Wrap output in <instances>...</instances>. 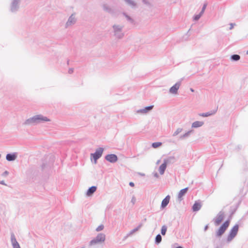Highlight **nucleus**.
<instances>
[{"label": "nucleus", "mask_w": 248, "mask_h": 248, "mask_svg": "<svg viewBox=\"0 0 248 248\" xmlns=\"http://www.w3.org/2000/svg\"><path fill=\"white\" fill-rule=\"evenodd\" d=\"M124 25L115 23L112 26V32L114 36L118 39H122L124 36Z\"/></svg>", "instance_id": "nucleus-1"}, {"label": "nucleus", "mask_w": 248, "mask_h": 248, "mask_svg": "<svg viewBox=\"0 0 248 248\" xmlns=\"http://www.w3.org/2000/svg\"><path fill=\"white\" fill-rule=\"evenodd\" d=\"M106 239V236L104 233H100L90 242L91 246H93L97 244H100L104 242Z\"/></svg>", "instance_id": "nucleus-2"}, {"label": "nucleus", "mask_w": 248, "mask_h": 248, "mask_svg": "<svg viewBox=\"0 0 248 248\" xmlns=\"http://www.w3.org/2000/svg\"><path fill=\"white\" fill-rule=\"evenodd\" d=\"M175 161L174 156H170L167 159H164L163 163L162 164L159 168V171L161 175H163L166 169L167 165L168 163L173 162Z\"/></svg>", "instance_id": "nucleus-3"}, {"label": "nucleus", "mask_w": 248, "mask_h": 248, "mask_svg": "<svg viewBox=\"0 0 248 248\" xmlns=\"http://www.w3.org/2000/svg\"><path fill=\"white\" fill-rule=\"evenodd\" d=\"M21 1V0H11L10 11L13 13L17 12L19 9Z\"/></svg>", "instance_id": "nucleus-4"}, {"label": "nucleus", "mask_w": 248, "mask_h": 248, "mask_svg": "<svg viewBox=\"0 0 248 248\" xmlns=\"http://www.w3.org/2000/svg\"><path fill=\"white\" fill-rule=\"evenodd\" d=\"M230 224V221L226 220L223 224L219 228L218 230L216 232V235L217 237L221 236L226 231L228 228Z\"/></svg>", "instance_id": "nucleus-5"}, {"label": "nucleus", "mask_w": 248, "mask_h": 248, "mask_svg": "<svg viewBox=\"0 0 248 248\" xmlns=\"http://www.w3.org/2000/svg\"><path fill=\"white\" fill-rule=\"evenodd\" d=\"M239 229V225L238 224L235 225L233 228L231 230L229 234L227 237L228 241H231L236 235Z\"/></svg>", "instance_id": "nucleus-6"}, {"label": "nucleus", "mask_w": 248, "mask_h": 248, "mask_svg": "<svg viewBox=\"0 0 248 248\" xmlns=\"http://www.w3.org/2000/svg\"><path fill=\"white\" fill-rule=\"evenodd\" d=\"M77 22V18L75 13L72 14L68 18L67 22L65 24V28H68L73 26Z\"/></svg>", "instance_id": "nucleus-7"}, {"label": "nucleus", "mask_w": 248, "mask_h": 248, "mask_svg": "<svg viewBox=\"0 0 248 248\" xmlns=\"http://www.w3.org/2000/svg\"><path fill=\"white\" fill-rule=\"evenodd\" d=\"M224 217V213L222 211H220L213 219L215 225L216 226H218L223 220Z\"/></svg>", "instance_id": "nucleus-8"}, {"label": "nucleus", "mask_w": 248, "mask_h": 248, "mask_svg": "<svg viewBox=\"0 0 248 248\" xmlns=\"http://www.w3.org/2000/svg\"><path fill=\"white\" fill-rule=\"evenodd\" d=\"M104 149L100 147L97 149L93 154H91V156H92L94 160L95 163H96L97 160L101 157L103 154Z\"/></svg>", "instance_id": "nucleus-9"}, {"label": "nucleus", "mask_w": 248, "mask_h": 248, "mask_svg": "<svg viewBox=\"0 0 248 248\" xmlns=\"http://www.w3.org/2000/svg\"><path fill=\"white\" fill-rule=\"evenodd\" d=\"M23 124L27 126L38 125L35 115L26 120Z\"/></svg>", "instance_id": "nucleus-10"}, {"label": "nucleus", "mask_w": 248, "mask_h": 248, "mask_svg": "<svg viewBox=\"0 0 248 248\" xmlns=\"http://www.w3.org/2000/svg\"><path fill=\"white\" fill-rule=\"evenodd\" d=\"M38 124L44 123L46 122H49L50 120L46 116L42 114H38L35 115Z\"/></svg>", "instance_id": "nucleus-11"}, {"label": "nucleus", "mask_w": 248, "mask_h": 248, "mask_svg": "<svg viewBox=\"0 0 248 248\" xmlns=\"http://www.w3.org/2000/svg\"><path fill=\"white\" fill-rule=\"evenodd\" d=\"M181 85V81L176 82L173 86H172L169 90L170 93L173 94H176L178 93V90Z\"/></svg>", "instance_id": "nucleus-12"}, {"label": "nucleus", "mask_w": 248, "mask_h": 248, "mask_svg": "<svg viewBox=\"0 0 248 248\" xmlns=\"http://www.w3.org/2000/svg\"><path fill=\"white\" fill-rule=\"evenodd\" d=\"M105 159L111 163H115L118 160L117 156L115 154H109L106 156Z\"/></svg>", "instance_id": "nucleus-13"}, {"label": "nucleus", "mask_w": 248, "mask_h": 248, "mask_svg": "<svg viewBox=\"0 0 248 248\" xmlns=\"http://www.w3.org/2000/svg\"><path fill=\"white\" fill-rule=\"evenodd\" d=\"M154 108L153 105H151L150 106L146 107L143 108L138 109L137 110V113H141V114H146L151 111Z\"/></svg>", "instance_id": "nucleus-14"}, {"label": "nucleus", "mask_w": 248, "mask_h": 248, "mask_svg": "<svg viewBox=\"0 0 248 248\" xmlns=\"http://www.w3.org/2000/svg\"><path fill=\"white\" fill-rule=\"evenodd\" d=\"M11 241L13 248H20V246L16 240V237L13 233L11 234Z\"/></svg>", "instance_id": "nucleus-15"}, {"label": "nucleus", "mask_w": 248, "mask_h": 248, "mask_svg": "<svg viewBox=\"0 0 248 248\" xmlns=\"http://www.w3.org/2000/svg\"><path fill=\"white\" fill-rule=\"evenodd\" d=\"M17 156V153L16 152L12 154H7L6 155V159L8 161H15Z\"/></svg>", "instance_id": "nucleus-16"}, {"label": "nucleus", "mask_w": 248, "mask_h": 248, "mask_svg": "<svg viewBox=\"0 0 248 248\" xmlns=\"http://www.w3.org/2000/svg\"><path fill=\"white\" fill-rule=\"evenodd\" d=\"M217 111V109L211 110V111L206 112V113H199V115L200 116L206 117H208V116H210L214 115L215 114H216Z\"/></svg>", "instance_id": "nucleus-17"}, {"label": "nucleus", "mask_w": 248, "mask_h": 248, "mask_svg": "<svg viewBox=\"0 0 248 248\" xmlns=\"http://www.w3.org/2000/svg\"><path fill=\"white\" fill-rule=\"evenodd\" d=\"M142 224H140L137 228L132 230L129 233H128L124 238V240L126 239L129 236H131L134 233L138 231L139 229L141 227Z\"/></svg>", "instance_id": "nucleus-18"}, {"label": "nucleus", "mask_w": 248, "mask_h": 248, "mask_svg": "<svg viewBox=\"0 0 248 248\" xmlns=\"http://www.w3.org/2000/svg\"><path fill=\"white\" fill-rule=\"evenodd\" d=\"M188 187L185 188L184 189H181L178 195V199L179 200L181 201L182 200V197L184 196L186 192L187 191Z\"/></svg>", "instance_id": "nucleus-19"}, {"label": "nucleus", "mask_w": 248, "mask_h": 248, "mask_svg": "<svg viewBox=\"0 0 248 248\" xmlns=\"http://www.w3.org/2000/svg\"><path fill=\"white\" fill-rule=\"evenodd\" d=\"M170 199V196L168 195L161 202V207L162 208H165L168 204Z\"/></svg>", "instance_id": "nucleus-20"}, {"label": "nucleus", "mask_w": 248, "mask_h": 248, "mask_svg": "<svg viewBox=\"0 0 248 248\" xmlns=\"http://www.w3.org/2000/svg\"><path fill=\"white\" fill-rule=\"evenodd\" d=\"M204 124V123L202 121H195L192 124V128H198L202 126Z\"/></svg>", "instance_id": "nucleus-21"}, {"label": "nucleus", "mask_w": 248, "mask_h": 248, "mask_svg": "<svg viewBox=\"0 0 248 248\" xmlns=\"http://www.w3.org/2000/svg\"><path fill=\"white\" fill-rule=\"evenodd\" d=\"M97 187L95 186H92L90 187L87 190L86 192V195L88 196H91L96 190Z\"/></svg>", "instance_id": "nucleus-22"}, {"label": "nucleus", "mask_w": 248, "mask_h": 248, "mask_svg": "<svg viewBox=\"0 0 248 248\" xmlns=\"http://www.w3.org/2000/svg\"><path fill=\"white\" fill-rule=\"evenodd\" d=\"M202 205L200 202H196L192 206V210L193 211H198L201 208Z\"/></svg>", "instance_id": "nucleus-23"}, {"label": "nucleus", "mask_w": 248, "mask_h": 248, "mask_svg": "<svg viewBox=\"0 0 248 248\" xmlns=\"http://www.w3.org/2000/svg\"><path fill=\"white\" fill-rule=\"evenodd\" d=\"M193 132V130H189L187 132H186V133H185L184 134L181 135L180 136V139L181 140H183V139H186L187 138H188L190 134Z\"/></svg>", "instance_id": "nucleus-24"}, {"label": "nucleus", "mask_w": 248, "mask_h": 248, "mask_svg": "<svg viewBox=\"0 0 248 248\" xmlns=\"http://www.w3.org/2000/svg\"><path fill=\"white\" fill-rule=\"evenodd\" d=\"M125 2L132 8L136 6V3L133 0H124Z\"/></svg>", "instance_id": "nucleus-25"}, {"label": "nucleus", "mask_w": 248, "mask_h": 248, "mask_svg": "<svg viewBox=\"0 0 248 248\" xmlns=\"http://www.w3.org/2000/svg\"><path fill=\"white\" fill-rule=\"evenodd\" d=\"M102 8L105 11H106L108 13L111 12V8L107 4H103L102 5Z\"/></svg>", "instance_id": "nucleus-26"}, {"label": "nucleus", "mask_w": 248, "mask_h": 248, "mask_svg": "<svg viewBox=\"0 0 248 248\" xmlns=\"http://www.w3.org/2000/svg\"><path fill=\"white\" fill-rule=\"evenodd\" d=\"M240 59V56L237 54H233L231 56V60L232 61H238Z\"/></svg>", "instance_id": "nucleus-27"}, {"label": "nucleus", "mask_w": 248, "mask_h": 248, "mask_svg": "<svg viewBox=\"0 0 248 248\" xmlns=\"http://www.w3.org/2000/svg\"><path fill=\"white\" fill-rule=\"evenodd\" d=\"M123 15L125 16V18H126L128 21H129L131 23H134V20L130 16L127 15L126 13H124Z\"/></svg>", "instance_id": "nucleus-28"}, {"label": "nucleus", "mask_w": 248, "mask_h": 248, "mask_svg": "<svg viewBox=\"0 0 248 248\" xmlns=\"http://www.w3.org/2000/svg\"><path fill=\"white\" fill-rule=\"evenodd\" d=\"M162 240V237L160 234H157L155 237V242L156 244H159Z\"/></svg>", "instance_id": "nucleus-29"}, {"label": "nucleus", "mask_w": 248, "mask_h": 248, "mask_svg": "<svg viewBox=\"0 0 248 248\" xmlns=\"http://www.w3.org/2000/svg\"><path fill=\"white\" fill-rule=\"evenodd\" d=\"M167 230V227L166 225H163L162 226L161 230V233L163 235H165L166 232Z\"/></svg>", "instance_id": "nucleus-30"}, {"label": "nucleus", "mask_w": 248, "mask_h": 248, "mask_svg": "<svg viewBox=\"0 0 248 248\" xmlns=\"http://www.w3.org/2000/svg\"><path fill=\"white\" fill-rule=\"evenodd\" d=\"M183 131V129L181 128H178L173 133L172 136L175 137L178 135L180 133H181Z\"/></svg>", "instance_id": "nucleus-31"}, {"label": "nucleus", "mask_w": 248, "mask_h": 248, "mask_svg": "<svg viewBox=\"0 0 248 248\" xmlns=\"http://www.w3.org/2000/svg\"><path fill=\"white\" fill-rule=\"evenodd\" d=\"M162 145V143L160 142H156L152 143V147L154 148H156Z\"/></svg>", "instance_id": "nucleus-32"}, {"label": "nucleus", "mask_w": 248, "mask_h": 248, "mask_svg": "<svg viewBox=\"0 0 248 248\" xmlns=\"http://www.w3.org/2000/svg\"><path fill=\"white\" fill-rule=\"evenodd\" d=\"M202 15L200 13L199 14L196 15L194 16L193 19L196 21L198 20L201 18V17L202 16Z\"/></svg>", "instance_id": "nucleus-33"}, {"label": "nucleus", "mask_w": 248, "mask_h": 248, "mask_svg": "<svg viewBox=\"0 0 248 248\" xmlns=\"http://www.w3.org/2000/svg\"><path fill=\"white\" fill-rule=\"evenodd\" d=\"M207 4L206 3H205L203 4V6L202 7V10H201V11L200 12V13H201L202 15L203 14V13H204V12L205 11V10L206 7H207Z\"/></svg>", "instance_id": "nucleus-34"}, {"label": "nucleus", "mask_w": 248, "mask_h": 248, "mask_svg": "<svg viewBox=\"0 0 248 248\" xmlns=\"http://www.w3.org/2000/svg\"><path fill=\"white\" fill-rule=\"evenodd\" d=\"M104 225H100L96 229V231L97 232H100L104 229Z\"/></svg>", "instance_id": "nucleus-35"}, {"label": "nucleus", "mask_w": 248, "mask_h": 248, "mask_svg": "<svg viewBox=\"0 0 248 248\" xmlns=\"http://www.w3.org/2000/svg\"><path fill=\"white\" fill-rule=\"evenodd\" d=\"M136 202V199L134 196H133L132 197L131 202L132 203L133 205H134Z\"/></svg>", "instance_id": "nucleus-36"}, {"label": "nucleus", "mask_w": 248, "mask_h": 248, "mask_svg": "<svg viewBox=\"0 0 248 248\" xmlns=\"http://www.w3.org/2000/svg\"><path fill=\"white\" fill-rule=\"evenodd\" d=\"M172 248H183L181 246H179L177 244H175Z\"/></svg>", "instance_id": "nucleus-37"}, {"label": "nucleus", "mask_w": 248, "mask_h": 248, "mask_svg": "<svg viewBox=\"0 0 248 248\" xmlns=\"http://www.w3.org/2000/svg\"><path fill=\"white\" fill-rule=\"evenodd\" d=\"M153 175H154V176L155 178H157L159 177V175L158 174V173L157 172H154Z\"/></svg>", "instance_id": "nucleus-38"}, {"label": "nucleus", "mask_w": 248, "mask_h": 248, "mask_svg": "<svg viewBox=\"0 0 248 248\" xmlns=\"http://www.w3.org/2000/svg\"><path fill=\"white\" fill-rule=\"evenodd\" d=\"M9 172L7 171H5L3 173V174L2 175L3 176H6V175H7L8 174Z\"/></svg>", "instance_id": "nucleus-39"}, {"label": "nucleus", "mask_w": 248, "mask_h": 248, "mask_svg": "<svg viewBox=\"0 0 248 248\" xmlns=\"http://www.w3.org/2000/svg\"><path fill=\"white\" fill-rule=\"evenodd\" d=\"M73 71H74V70H73V69H72V68L69 69V71H68V73H69V74H71V73H72L73 72Z\"/></svg>", "instance_id": "nucleus-40"}, {"label": "nucleus", "mask_w": 248, "mask_h": 248, "mask_svg": "<svg viewBox=\"0 0 248 248\" xmlns=\"http://www.w3.org/2000/svg\"><path fill=\"white\" fill-rule=\"evenodd\" d=\"M234 24L232 23L230 24V29L232 30L233 28Z\"/></svg>", "instance_id": "nucleus-41"}, {"label": "nucleus", "mask_w": 248, "mask_h": 248, "mask_svg": "<svg viewBox=\"0 0 248 248\" xmlns=\"http://www.w3.org/2000/svg\"><path fill=\"white\" fill-rule=\"evenodd\" d=\"M0 184L3 185H6L4 181H0Z\"/></svg>", "instance_id": "nucleus-42"}, {"label": "nucleus", "mask_w": 248, "mask_h": 248, "mask_svg": "<svg viewBox=\"0 0 248 248\" xmlns=\"http://www.w3.org/2000/svg\"><path fill=\"white\" fill-rule=\"evenodd\" d=\"M129 185L131 186H134V183H133V182H130L129 183Z\"/></svg>", "instance_id": "nucleus-43"}, {"label": "nucleus", "mask_w": 248, "mask_h": 248, "mask_svg": "<svg viewBox=\"0 0 248 248\" xmlns=\"http://www.w3.org/2000/svg\"><path fill=\"white\" fill-rule=\"evenodd\" d=\"M208 228V225H206L205 227H204V231H206Z\"/></svg>", "instance_id": "nucleus-44"}, {"label": "nucleus", "mask_w": 248, "mask_h": 248, "mask_svg": "<svg viewBox=\"0 0 248 248\" xmlns=\"http://www.w3.org/2000/svg\"><path fill=\"white\" fill-rule=\"evenodd\" d=\"M160 162V160H158L157 162H156V164H158Z\"/></svg>", "instance_id": "nucleus-45"}, {"label": "nucleus", "mask_w": 248, "mask_h": 248, "mask_svg": "<svg viewBox=\"0 0 248 248\" xmlns=\"http://www.w3.org/2000/svg\"><path fill=\"white\" fill-rule=\"evenodd\" d=\"M190 91L192 92H193L194 91V90L192 89V88H191L190 89Z\"/></svg>", "instance_id": "nucleus-46"}, {"label": "nucleus", "mask_w": 248, "mask_h": 248, "mask_svg": "<svg viewBox=\"0 0 248 248\" xmlns=\"http://www.w3.org/2000/svg\"><path fill=\"white\" fill-rule=\"evenodd\" d=\"M143 2H144L145 3H146V0H143Z\"/></svg>", "instance_id": "nucleus-47"}, {"label": "nucleus", "mask_w": 248, "mask_h": 248, "mask_svg": "<svg viewBox=\"0 0 248 248\" xmlns=\"http://www.w3.org/2000/svg\"><path fill=\"white\" fill-rule=\"evenodd\" d=\"M247 54H248V50L247 52Z\"/></svg>", "instance_id": "nucleus-48"}]
</instances>
